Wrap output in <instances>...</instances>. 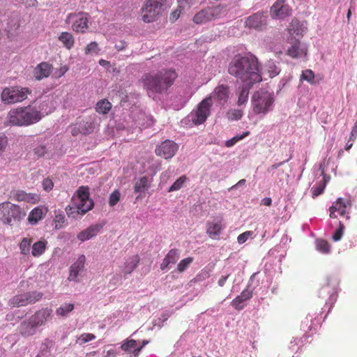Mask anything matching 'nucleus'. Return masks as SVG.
<instances>
[{
	"mask_svg": "<svg viewBox=\"0 0 357 357\" xmlns=\"http://www.w3.org/2000/svg\"><path fill=\"white\" fill-rule=\"evenodd\" d=\"M229 94V91L227 85H218L210 96L199 104L197 109L187 116L184 123L190 126L203 123L210 114L213 100L216 101L219 105H224L227 102Z\"/></svg>",
	"mask_w": 357,
	"mask_h": 357,
	"instance_id": "obj_1",
	"label": "nucleus"
},
{
	"mask_svg": "<svg viewBox=\"0 0 357 357\" xmlns=\"http://www.w3.org/2000/svg\"><path fill=\"white\" fill-rule=\"evenodd\" d=\"M229 73L248 84L261 81L257 59L252 56H236L229 66Z\"/></svg>",
	"mask_w": 357,
	"mask_h": 357,
	"instance_id": "obj_2",
	"label": "nucleus"
},
{
	"mask_svg": "<svg viewBox=\"0 0 357 357\" xmlns=\"http://www.w3.org/2000/svg\"><path fill=\"white\" fill-rule=\"evenodd\" d=\"M177 74L172 69H163L158 72L145 73L141 78L144 89L147 95L155 98L156 95L161 94L167 91L173 84Z\"/></svg>",
	"mask_w": 357,
	"mask_h": 357,
	"instance_id": "obj_3",
	"label": "nucleus"
},
{
	"mask_svg": "<svg viewBox=\"0 0 357 357\" xmlns=\"http://www.w3.org/2000/svg\"><path fill=\"white\" fill-rule=\"evenodd\" d=\"M93 206V202L89 197V189L87 186H81L77 194L72 198V204L66 206V211L69 217L77 218V214L84 215Z\"/></svg>",
	"mask_w": 357,
	"mask_h": 357,
	"instance_id": "obj_4",
	"label": "nucleus"
},
{
	"mask_svg": "<svg viewBox=\"0 0 357 357\" xmlns=\"http://www.w3.org/2000/svg\"><path fill=\"white\" fill-rule=\"evenodd\" d=\"M40 120V112L37 111L36 106L29 105L13 109L8 114V121L13 126H27Z\"/></svg>",
	"mask_w": 357,
	"mask_h": 357,
	"instance_id": "obj_5",
	"label": "nucleus"
},
{
	"mask_svg": "<svg viewBox=\"0 0 357 357\" xmlns=\"http://www.w3.org/2000/svg\"><path fill=\"white\" fill-rule=\"evenodd\" d=\"M274 101L272 92L264 89L255 91L251 100L253 113L260 118L264 117L273 109Z\"/></svg>",
	"mask_w": 357,
	"mask_h": 357,
	"instance_id": "obj_6",
	"label": "nucleus"
},
{
	"mask_svg": "<svg viewBox=\"0 0 357 357\" xmlns=\"http://www.w3.org/2000/svg\"><path fill=\"white\" fill-rule=\"evenodd\" d=\"M340 280L335 275H329L326 278L324 285L319 291V296L326 298V306H328V312L332 309L338 296Z\"/></svg>",
	"mask_w": 357,
	"mask_h": 357,
	"instance_id": "obj_7",
	"label": "nucleus"
},
{
	"mask_svg": "<svg viewBox=\"0 0 357 357\" xmlns=\"http://www.w3.org/2000/svg\"><path fill=\"white\" fill-rule=\"evenodd\" d=\"M24 216L25 213L19 206L9 202L0 204V220L3 223L11 225Z\"/></svg>",
	"mask_w": 357,
	"mask_h": 357,
	"instance_id": "obj_8",
	"label": "nucleus"
},
{
	"mask_svg": "<svg viewBox=\"0 0 357 357\" xmlns=\"http://www.w3.org/2000/svg\"><path fill=\"white\" fill-rule=\"evenodd\" d=\"M31 91L26 87L19 86L5 88L1 95V98L5 104L20 102L27 98Z\"/></svg>",
	"mask_w": 357,
	"mask_h": 357,
	"instance_id": "obj_9",
	"label": "nucleus"
},
{
	"mask_svg": "<svg viewBox=\"0 0 357 357\" xmlns=\"http://www.w3.org/2000/svg\"><path fill=\"white\" fill-rule=\"evenodd\" d=\"M166 0H146L142 8V17L144 22H153L160 14V8Z\"/></svg>",
	"mask_w": 357,
	"mask_h": 357,
	"instance_id": "obj_10",
	"label": "nucleus"
},
{
	"mask_svg": "<svg viewBox=\"0 0 357 357\" xmlns=\"http://www.w3.org/2000/svg\"><path fill=\"white\" fill-rule=\"evenodd\" d=\"M89 15L86 13H71L66 19V24L70 25L72 29L77 33H84L88 29Z\"/></svg>",
	"mask_w": 357,
	"mask_h": 357,
	"instance_id": "obj_11",
	"label": "nucleus"
},
{
	"mask_svg": "<svg viewBox=\"0 0 357 357\" xmlns=\"http://www.w3.org/2000/svg\"><path fill=\"white\" fill-rule=\"evenodd\" d=\"M351 208V202L349 199L339 197L329 208V216L331 218H336L337 215L346 216L347 220H349L350 217L348 214Z\"/></svg>",
	"mask_w": 357,
	"mask_h": 357,
	"instance_id": "obj_12",
	"label": "nucleus"
},
{
	"mask_svg": "<svg viewBox=\"0 0 357 357\" xmlns=\"http://www.w3.org/2000/svg\"><path fill=\"white\" fill-rule=\"evenodd\" d=\"M255 274H253L248 282V284L246 288L241 293L239 296L236 297L231 301V305L236 310H242L244 307V303L247 301L250 300L253 295V291L255 290L254 283V278Z\"/></svg>",
	"mask_w": 357,
	"mask_h": 357,
	"instance_id": "obj_13",
	"label": "nucleus"
},
{
	"mask_svg": "<svg viewBox=\"0 0 357 357\" xmlns=\"http://www.w3.org/2000/svg\"><path fill=\"white\" fill-rule=\"evenodd\" d=\"M40 292L32 291L17 295L9 301V305L12 307L24 306L35 303L42 298Z\"/></svg>",
	"mask_w": 357,
	"mask_h": 357,
	"instance_id": "obj_14",
	"label": "nucleus"
},
{
	"mask_svg": "<svg viewBox=\"0 0 357 357\" xmlns=\"http://www.w3.org/2000/svg\"><path fill=\"white\" fill-rule=\"evenodd\" d=\"M37 111L40 112L41 119L52 113L55 109V102L52 96H44L35 101Z\"/></svg>",
	"mask_w": 357,
	"mask_h": 357,
	"instance_id": "obj_15",
	"label": "nucleus"
},
{
	"mask_svg": "<svg viewBox=\"0 0 357 357\" xmlns=\"http://www.w3.org/2000/svg\"><path fill=\"white\" fill-rule=\"evenodd\" d=\"M178 149L176 143L172 140H165L155 149V153L165 159L172 158Z\"/></svg>",
	"mask_w": 357,
	"mask_h": 357,
	"instance_id": "obj_16",
	"label": "nucleus"
},
{
	"mask_svg": "<svg viewBox=\"0 0 357 357\" xmlns=\"http://www.w3.org/2000/svg\"><path fill=\"white\" fill-rule=\"evenodd\" d=\"M86 257L84 255L79 256L77 259L70 266L69 269V275L68 280L70 282H78L79 276L84 271Z\"/></svg>",
	"mask_w": 357,
	"mask_h": 357,
	"instance_id": "obj_17",
	"label": "nucleus"
},
{
	"mask_svg": "<svg viewBox=\"0 0 357 357\" xmlns=\"http://www.w3.org/2000/svg\"><path fill=\"white\" fill-rule=\"evenodd\" d=\"M30 318L38 328L40 327L52 319V310L48 307L43 308L37 311L34 314L30 317Z\"/></svg>",
	"mask_w": 357,
	"mask_h": 357,
	"instance_id": "obj_18",
	"label": "nucleus"
},
{
	"mask_svg": "<svg viewBox=\"0 0 357 357\" xmlns=\"http://www.w3.org/2000/svg\"><path fill=\"white\" fill-rule=\"evenodd\" d=\"M52 70V67L47 62H42L37 65L33 69V77L36 80H42L48 77Z\"/></svg>",
	"mask_w": 357,
	"mask_h": 357,
	"instance_id": "obj_19",
	"label": "nucleus"
},
{
	"mask_svg": "<svg viewBox=\"0 0 357 357\" xmlns=\"http://www.w3.org/2000/svg\"><path fill=\"white\" fill-rule=\"evenodd\" d=\"M306 53L305 45L301 44L298 40H295L287 51V55L294 59L305 56Z\"/></svg>",
	"mask_w": 357,
	"mask_h": 357,
	"instance_id": "obj_20",
	"label": "nucleus"
},
{
	"mask_svg": "<svg viewBox=\"0 0 357 357\" xmlns=\"http://www.w3.org/2000/svg\"><path fill=\"white\" fill-rule=\"evenodd\" d=\"M318 174L320 176H323V177H322L321 180L320 181V183L318 185L313 186L312 188V193L313 197H316L323 193V192L325 189V187H326V183L328 181V178H327L326 176V175H324V164L319 165V167L317 169V172H316V176H317Z\"/></svg>",
	"mask_w": 357,
	"mask_h": 357,
	"instance_id": "obj_21",
	"label": "nucleus"
},
{
	"mask_svg": "<svg viewBox=\"0 0 357 357\" xmlns=\"http://www.w3.org/2000/svg\"><path fill=\"white\" fill-rule=\"evenodd\" d=\"M266 16L261 13H256L248 17L246 20V25L250 28L259 29L266 24Z\"/></svg>",
	"mask_w": 357,
	"mask_h": 357,
	"instance_id": "obj_22",
	"label": "nucleus"
},
{
	"mask_svg": "<svg viewBox=\"0 0 357 357\" xmlns=\"http://www.w3.org/2000/svg\"><path fill=\"white\" fill-rule=\"evenodd\" d=\"M102 226L100 225H91L86 228V229L80 231L77 234V238L82 242H84L87 240H89L97 236Z\"/></svg>",
	"mask_w": 357,
	"mask_h": 357,
	"instance_id": "obj_23",
	"label": "nucleus"
},
{
	"mask_svg": "<svg viewBox=\"0 0 357 357\" xmlns=\"http://www.w3.org/2000/svg\"><path fill=\"white\" fill-rule=\"evenodd\" d=\"M38 327L29 317L27 320L21 323L19 327L20 334L24 337H29L36 333Z\"/></svg>",
	"mask_w": 357,
	"mask_h": 357,
	"instance_id": "obj_24",
	"label": "nucleus"
},
{
	"mask_svg": "<svg viewBox=\"0 0 357 357\" xmlns=\"http://www.w3.org/2000/svg\"><path fill=\"white\" fill-rule=\"evenodd\" d=\"M139 261V257L137 255L130 257L126 259L124 266L121 268V273L123 275L124 278L130 274L136 268Z\"/></svg>",
	"mask_w": 357,
	"mask_h": 357,
	"instance_id": "obj_25",
	"label": "nucleus"
},
{
	"mask_svg": "<svg viewBox=\"0 0 357 357\" xmlns=\"http://www.w3.org/2000/svg\"><path fill=\"white\" fill-rule=\"evenodd\" d=\"M180 257V252L177 249H172L167 254L160 264L162 271H165L169 265L174 264Z\"/></svg>",
	"mask_w": 357,
	"mask_h": 357,
	"instance_id": "obj_26",
	"label": "nucleus"
},
{
	"mask_svg": "<svg viewBox=\"0 0 357 357\" xmlns=\"http://www.w3.org/2000/svg\"><path fill=\"white\" fill-rule=\"evenodd\" d=\"M152 181V178L146 176L139 178L135 183L134 191L139 194L144 193L151 187Z\"/></svg>",
	"mask_w": 357,
	"mask_h": 357,
	"instance_id": "obj_27",
	"label": "nucleus"
},
{
	"mask_svg": "<svg viewBox=\"0 0 357 357\" xmlns=\"http://www.w3.org/2000/svg\"><path fill=\"white\" fill-rule=\"evenodd\" d=\"M253 84H248V82H243L238 89V105L241 106L247 102L248 100L249 91Z\"/></svg>",
	"mask_w": 357,
	"mask_h": 357,
	"instance_id": "obj_28",
	"label": "nucleus"
},
{
	"mask_svg": "<svg viewBox=\"0 0 357 357\" xmlns=\"http://www.w3.org/2000/svg\"><path fill=\"white\" fill-rule=\"evenodd\" d=\"M47 241L45 239L35 242L31 247V253L34 257L41 256L47 249Z\"/></svg>",
	"mask_w": 357,
	"mask_h": 357,
	"instance_id": "obj_29",
	"label": "nucleus"
},
{
	"mask_svg": "<svg viewBox=\"0 0 357 357\" xmlns=\"http://www.w3.org/2000/svg\"><path fill=\"white\" fill-rule=\"evenodd\" d=\"M291 14V9L288 5L280 6L275 9L271 8V15L273 18H283Z\"/></svg>",
	"mask_w": 357,
	"mask_h": 357,
	"instance_id": "obj_30",
	"label": "nucleus"
},
{
	"mask_svg": "<svg viewBox=\"0 0 357 357\" xmlns=\"http://www.w3.org/2000/svg\"><path fill=\"white\" fill-rule=\"evenodd\" d=\"M121 349L125 351L132 352L134 356L137 357L142 347H139L138 342L136 340H129L121 345Z\"/></svg>",
	"mask_w": 357,
	"mask_h": 357,
	"instance_id": "obj_31",
	"label": "nucleus"
},
{
	"mask_svg": "<svg viewBox=\"0 0 357 357\" xmlns=\"http://www.w3.org/2000/svg\"><path fill=\"white\" fill-rule=\"evenodd\" d=\"M58 39L68 50H70L74 46L75 38L71 33L66 31L62 32Z\"/></svg>",
	"mask_w": 357,
	"mask_h": 357,
	"instance_id": "obj_32",
	"label": "nucleus"
},
{
	"mask_svg": "<svg viewBox=\"0 0 357 357\" xmlns=\"http://www.w3.org/2000/svg\"><path fill=\"white\" fill-rule=\"evenodd\" d=\"M222 225L220 221H213L208 224L207 233L213 238H217L222 230Z\"/></svg>",
	"mask_w": 357,
	"mask_h": 357,
	"instance_id": "obj_33",
	"label": "nucleus"
},
{
	"mask_svg": "<svg viewBox=\"0 0 357 357\" xmlns=\"http://www.w3.org/2000/svg\"><path fill=\"white\" fill-rule=\"evenodd\" d=\"M208 12L209 18L211 20L218 19L225 15V10L224 7L221 6H216L207 8Z\"/></svg>",
	"mask_w": 357,
	"mask_h": 357,
	"instance_id": "obj_34",
	"label": "nucleus"
},
{
	"mask_svg": "<svg viewBox=\"0 0 357 357\" xmlns=\"http://www.w3.org/2000/svg\"><path fill=\"white\" fill-rule=\"evenodd\" d=\"M43 217V211L39 207L34 208L29 213L28 220L31 225H36Z\"/></svg>",
	"mask_w": 357,
	"mask_h": 357,
	"instance_id": "obj_35",
	"label": "nucleus"
},
{
	"mask_svg": "<svg viewBox=\"0 0 357 357\" xmlns=\"http://www.w3.org/2000/svg\"><path fill=\"white\" fill-rule=\"evenodd\" d=\"M315 246L317 251L319 252L328 255L331 252V245L324 239L317 238L315 241Z\"/></svg>",
	"mask_w": 357,
	"mask_h": 357,
	"instance_id": "obj_36",
	"label": "nucleus"
},
{
	"mask_svg": "<svg viewBox=\"0 0 357 357\" xmlns=\"http://www.w3.org/2000/svg\"><path fill=\"white\" fill-rule=\"evenodd\" d=\"M301 81H306L312 85L317 84L318 81L316 80L314 72L312 70L307 69L302 71L300 77Z\"/></svg>",
	"mask_w": 357,
	"mask_h": 357,
	"instance_id": "obj_37",
	"label": "nucleus"
},
{
	"mask_svg": "<svg viewBox=\"0 0 357 357\" xmlns=\"http://www.w3.org/2000/svg\"><path fill=\"white\" fill-rule=\"evenodd\" d=\"M111 108L112 104L106 99L98 101L96 106V112L102 114H107Z\"/></svg>",
	"mask_w": 357,
	"mask_h": 357,
	"instance_id": "obj_38",
	"label": "nucleus"
},
{
	"mask_svg": "<svg viewBox=\"0 0 357 357\" xmlns=\"http://www.w3.org/2000/svg\"><path fill=\"white\" fill-rule=\"evenodd\" d=\"M193 21L196 24H204L206 22L211 21L207 8L198 12L194 16Z\"/></svg>",
	"mask_w": 357,
	"mask_h": 357,
	"instance_id": "obj_39",
	"label": "nucleus"
},
{
	"mask_svg": "<svg viewBox=\"0 0 357 357\" xmlns=\"http://www.w3.org/2000/svg\"><path fill=\"white\" fill-rule=\"evenodd\" d=\"M268 255L278 259V261L281 262L285 257V252L281 245H277L269 250Z\"/></svg>",
	"mask_w": 357,
	"mask_h": 357,
	"instance_id": "obj_40",
	"label": "nucleus"
},
{
	"mask_svg": "<svg viewBox=\"0 0 357 357\" xmlns=\"http://www.w3.org/2000/svg\"><path fill=\"white\" fill-rule=\"evenodd\" d=\"M32 241L29 238H23L20 243V252L24 255H29L31 250Z\"/></svg>",
	"mask_w": 357,
	"mask_h": 357,
	"instance_id": "obj_41",
	"label": "nucleus"
},
{
	"mask_svg": "<svg viewBox=\"0 0 357 357\" xmlns=\"http://www.w3.org/2000/svg\"><path fill=\"white\" fill-rule=\"evenodd\" d=\"M74 307L73 303H63L56 309V314L57 316L65 317L73 310Z\"/></svg>",
	"mask_w": 357,
	"mask_h": 357,
	"instance_id": "obj_42",
	"label": "nucleus"
},
{
	"mask_svg": "<svg viewBox=\"0 0 357 357\" xmlns=\"http://www.w3.org/2000/svg\"><path fill=\"white\" fill-rule=\"evenodd\" d=\"M266 68L271 77L277 76L280 72V68L272 60L268 61L266 63Z\"/></svg>",
	"mask_w": 357,
	"mask_h": 357,
	"instance_id": "obj_43",
	"label": "nucleus"
},
{
	"mask_svg": "<svg viewBox=\"0 0 357 357\" xmlns=\"http://www.w3.org/2000/svg\"><path fill=\"white\" fill-rule=\"evenodd\" d=\"M289 31L290 34L302 35L303 32V24L298 20H293Z\"/></svg>",
	"mask_w": 357,
	"mask_h": 357,
	"instance_id": "obj_44",
	"label": "nucleus"
},
{
	"mask_svg": "<svg viewBox=\"0 0 357 357\" xmlns=\"http://www.w3.org/2000/svg\"><path fill=\"white\" fill-rule=\"evenodd\" d=\"M186 181L187 177L185 176H181L169 187L168 192H174L180 190Z\"/></svg>",
	"mask_w": 357,
	"mask_h": 357,
	"instance_id": "obj_45",
	"label": "nucleus"
},
{
	"mask_svg": "<svg viewBox=\"0 0 357 357\" xmlns=\"http://www.w3.org/2000/svg\"><path fill=\"white\" fill-rule=\"evenodd\" d=\"M315 320L316 318H314V319L313 316L309 314L302 321V327L303 330L307 329L309 331H312L315 325Z\"/></svg>",
	"mask_w": 357,
	"mask_h": 357,
	"instance_id": "obj_46",
	"label": "nucleus"
},
{
	"mask_svg": "<svg viewBox=\"0 0 357 357\" xmlns=\"http://www.w3.org/2000/svg\"><path fill=\"white\" fill-rule=\"evenodd\" d=\"M96 335L92 333H82L77 340V343L82 345L96 339Z\"/></svg>",
	"mask_w": 357,
	"mask_h": 357,
	"instance_id": "obj_47",
	"label": "nucleus"
},
{
	"mask_svg": "<svg viewBox=\"0 0 357 357\" xmlns=\"http://www.w3.org/2000/svg\"><path fill=\"white\" fill-rule=\"evenodd\" d=\"M243 115V112L240 109H230L227 112V117L229 120L236 121L239 120Z\"/></svg>",
	"mask_w": 357,
	"mask_h": 357,
	"instance_id": "obj_48",
	"label": "nucleus"
},
{
	"mask_svg": "<svg viewBox=\"0 0 357 357\" xmlns=\"http://www.w3.org/2000/svg\"><path fill=\"white\" fill-rule=\"evenodd\" d=\"M121 199V192L119 190H115L109 197V205L111 207L114 206Z\"/></svg>",
	"mask_w": 357,
	"mask_h": 357,
	"instance_id": "obj_49",
	"label": "nucleus"
},
{
	"mask_svg": "<svg viewBox=\"0 0 357 357\" xmlns=\"http://www.w3.org/2000/svg\"><path fill=\"white\" fill-rule=\"evenodd\" d=\"M344 230V226L343 223L339 221V227L335 231V232L332 235V239L334 241H339L343 236Z\"/></svg>",
	"mask_w": 357,
	"mask_h": 357,
	"instance_id": "obj_50",
	"label": "nucleus"
},
{
	"mask_svg": "<svg viewBox=\"0 0 357 357\" xmlns=\"http://www.w3.org/2000/svg\"><path fill=\"white\" fill-rule=\"evenodd\" d=\"M193 259L192 257H187L182 259L177 266V270L179 272H183L187 269L189 265L192 262Z\"/></svg>",
	"mask_w": 357,
	"mask_h": 357,
	"instance_id": "obj_51",
	"label": "nucleus"
},
{
	"mask_svg": "<svg viewBox=\"0 0 357 357\" xmlns=\"http://www.w3.org/2000/svg\"><path fill=\"white\" fill-rule=\"evenodd\" d=\"M253 231H247L243 232V234H240L238 238L237 241L239 244L244 243L249 238H251L253 236Z\"/></svg>",
	"mask_w": 357,
	"mask_h": 357,
	"instance_id": "obj_52",
	"label": "nucleus"
},
{
	"mask_svg": "<svg viewBox=\"0 0 357 357\" xmlns=\"http://www.w3.org/2000/svg\"><path fill=\"white\" fill-rule=\"evenodd\" d=\"M35 155L38 157L43 156L47 152V149L45 145H39L34 148L33 149Z\"/></svg>",
	"mask_w": 357,
	"mask_h": 357,
	"instance_id": "obj_53",
	"label": "nucleus"
},
{
	"mask_svg": "<svg viewBox=\"0 0 357 357\" xmlns=\"http://www.w3.org/2000/svg\"><path fill=\"white\" fill-rule=\"evenodd\" d=\"M97 52L98 44L96 42H91L89 43L85 49V52L86 54L97 53Z\"/></svg>",
	"mask_w": 357,
	"mask_h": 357,
	"instance_id": "obj_54",
	"label": "nucleus"
},
{
	"mask_svg": "<svg viewBox=\"0 0 357 357\" xmlns=\"http://www.w3.org/2000/svg\"><path fill=\"white\" fill-rule=\"evenodd\" d=\"M230 275V273L228 272H223L222 274L220 276L218 280V284L219 287H223L227 279L229 278Z\"/></svg>",
	"mask_w": 357,
	"mask_h": 357,
	"instance_id": "obj_55",
	"label": "nucleus"
},
{
	"mask_svg": "<svg viewBox=\"0 0 357 357\" xmlns=\"http://www.w3.org/2000/svg\"><path fill=\"white\" fill-rule=\"evenodd\" d=\"M54 186V183L52 181L50 178H45L43 181V189L48 192L50 191Z\"/></svg>",
	"mask_w": 357,
	"mask_h": 357,
	"instance_id": "obj_56",
	"label": "nucleus"
},
{
	"mask_svg": "<svg viewBox=\"0 0 357 357\" xmlns=\"http://www.w3.org/2000/svg\"><path fill=\"white\" fill-rule=\"evenodd\" d=\"M178 8L185 10V7H190V5L192 4V0H178Z\"/></svg>",
	"mask_w": 357,
	"mask_h": 357,
	"instance_id": "obj_57",
	"label": "nucleus"
},
{
	"mask_svg": "<svg viewBox=\"0 0 357 357\" xmlns=\"http://www.w3.org/2000/svg\"><path fill=\"white\" fill-rule=\"evenodd\" d=\"M7 146V139L4 136H0V156L5 151Z\"/></svg>",
	"mask_w": 357,
	"mask_h": 357,
	"instance_id": "obj_58",
	"label": "nucleus"
},
{
	"mask_svg": "<svg viewBox=\"0 0 357 357\" xmlns=\"http://www.w3.org/2000/svg\"><path fill=\"white\" fill-rule=\"evenodd\" d=\"M65 221V216L63 214H59L56 216L55 222H56V227L57 228L59 225L61 227V225L63 224Z\"/></svg>",
	"mask_w": 357,
	"mask_h": 357,
	"instance_id": "obj_59",
	"label": "nucleus"
},
{
	"mask_svg": "<svg viewBox=\"0 0 357 357\" xmlns=\"http://www.w3.org/2000/svg\"><path fill=\"white\" fill-rule=\"evenodd\" d=\"M123 277V275L121 273V271H120V273L119 274L116 273V275H114L112 277V278L110 280V282H112L114 284H115L116 283H117L118 282L121 280Z\"/></svg>",
	"mask_w": 357,
	"mask_h": 357,
	"instance_id": "obj_60",
	"label": "nucleus"
},
{
	"mask_svg": "<svg viewBox=\"0 0 357 357\" xmlns=\"http://www.w3.org/2000/svg\"><path fill=\"white\" fill-rule=\"evenodd\" d=\"M27 196L29 197V199H26L25 201L28 202H37L39 199V197L38 195L34 194H27Z\"/></svg>",
	"mask_w": 357,
	"mask_h": 357,
	"instance_id": "obj_61",
	"label": "nucleus"
},
{
	"mask_svg": "<svg viewBox=\"0 0 357 357\" xmlns=\"http://www.w3.org/2000/svg\"><path fill=\"white\" fill-rule=\"evenodd\" d=\"M17 196V199L18 201H25L26 199H29L28 196H27V193L23 192V191H20V192H18L16 195Z\"/></svg>",
	"mask_w": 357,
	"mask_h": 357,
	"instance_id": "obj_62",
	"label": "nucleus"
},
{
	"mask_svg": "<svg viewBox=\"0 0 357 357\" xmlns=\"http://www.w3.org/2000/svg\"><path fill=\"white\" fill-rule=\"evenodd\" d=\"M249 134H250V132L248 131H247V132H243L242 135H237L234 136L233 138L236 143L238 141H240V140L243 139V138H245V137H247Z\"/></svg>",
	"mask_w": 357,
	"mask_h": 357,
	"instance_id": "obj_63",
	"label": "nucleus"
},
{
	"mask_svg": "<svg viewBox=\"0 0 357 357\" xmlns=\"http://www.w3.org/2000/svg\"><path fill=\"white\" fill-rule=\"evenodd\" d=\"M249 134H250V132L248 131H247V132H243L242 135H237L234 136L233 138L236 143L238 141H240V140L243 139V138H245V137H247Z\"/></svg>",
	"mask_w": 357,
	"mask_h": 357,
	"instance_id": "obj_64",
	"label": "nucleus"
}]
</instances>
